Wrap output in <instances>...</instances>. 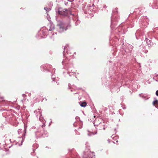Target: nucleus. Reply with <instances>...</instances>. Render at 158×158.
I'll return each mask as SVG.
<instances>
[{
  "instance_id": "nucleus-5",
  "label": "nucleus",
  "mask_w": 158,
  "mask_h": 158,
  "mask_svg": "<svg viewBox=\"0 0 158 158\" xmlns=\"http://www.w3.org/2000/svg\"><path fill=\"white\" fill-rule=\"evenodd\" d=\"M156 95L157 96H158V90H157L156 92Z\"/></svg>"
},
{
  "instance_id": "nucleus-9",
  "label": "nucleus",
  "mask_w": 158,
  "mask_h": 158,
  "mask_svg": "<svg viewBox=\"0 0 158 158\" xmlns=\"http://www.w3.org/2000/svg\"><path fill=\"white\" fill-rule=\"evenodd\" d=\"M52 30V29H49V30H50V31Z\"/></svg>"
},
{
  "instance_id": "nucleus-1",
  "label": "nucleus",
  "mask_w": 158,
  "mask_h": 158,
  "mask_svg": "<svg viewBox=\"0 0 158 158\" xmlns=\"http://www.w3.org/2000/svg\"><path fill=\"white\" fill-rule=\"evenodd\" d=\"M57 23V29L59 30V31L61 32L67 30V28L65 27V24L64 22L61 21H58Z\"/></svg>"
},
{
  "instance_id": "nucleus-4",
  "label": "nucleus",
  "mask_w": 158,
  "mask_h": 158,
  "mask_svg": "<svg viewBox=\"0 0 158 158\" xmlns=\"http://www.w3.org/2000/svg\"><path fill=\"white\" fill-rule=\"evenodd\" d=\"M152 104L156 106V105H158V101L157 100H155L153 102Z\"/></svg>"
},
{
  "instance_id": "nucleus-6",
  "label": "nucleus",
  "mask_w": 158,
  "mask_h": 158,
  "mask_svg": "<svg viewBox=\"0 0 158 158\" xmlns=\"http://www.w3.org/2000/svg\"><path fill=\"white\" fill-rule=\"evenodd\" d=\"M83 157L84 158H88V157H87L86 156V155H85V154L84 156H83Z\"/></svg>"
},
{
  "instance_id": "nucleus-7",
  "label": "nucleus",
  "mask_w": 158,
  "mask_h": 158,
  "mask_svg": "<svg viewBox=\"0 0 158 158\" xmlns=\"http://www.w3.org/2000/svg\"><path fill=\"white\" fill-rule=\"evenodd\" d=\"M44 9L46 10V11H47L48 8L47 7H45L44 8Z\"/></svg>"
},
{
  "instance_id": "nucleus-3",
  "label": "nucleus",
  "mask_w": 158,
  "mask_h": 158,
  "mask_svg": "<svg viewBox=\"0 0 158 158\" xmlns=\"http://www.w3.org/2000/svg\"><path fill=\"white\" fill-rule=\"evenodd\" d=\"M87 104L85 102H82L81 104L80 105L82 107H85L86 106Z\"/></svg>"
},
{
  "instance_id": "nucleus-2",
  "label": "nucleus",
  "mask_w": 158,
  "mask_h": 158,
  "mask_svg": "<svg viewBox=\"0 0 158 158\" xmlns=\"http://www.w3.org/2000/svg\"><path fill=\"white\" fill-rule=\"evenodd\" d=\"M58 13L60 15L66 16L68 15V11L66 10H61L60 9L58 11Z\"/></svg>"
},
{
  "instance_id": "nucleus-10",
  "label": "nucleus",
  "mask_w": 158,
  "mask_h": 158,
  "mask_svg": "<svg viewBox=\"0 0 158 158\" xmlns=\"http://www.w3.org/2000/svg\"><path fill=\"white\" fill-rule=\"evenodd\" d=\"M3 98H2L3 99Z\"/></svg>"
},
{
  "instance_id": "nucleus-8",
  "label": "nucleus",
  "mask_w": 158,
  "mask_h": 158,
  "mask_svg": "<svg viewBox=\"0 0 158 158\" xmlns=\"http://www.w3.org/2000/svg\"><path fill=\"white\" fill-rule=\"evenodd\" d=\"M74 0H69V1L71 2H72Z\"/></svg>"
}]
</instances>
